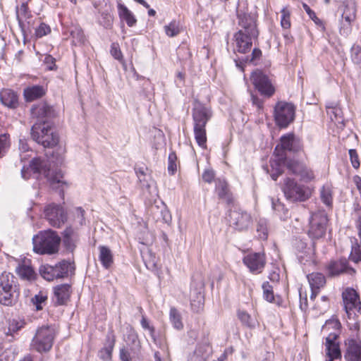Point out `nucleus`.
<instances>
[{
  "mask_svg": "<svg viewBox=\"0 0 361 361\" xmlns=\"http://www.w3.org/2000/svg\"><path fill=\"white\" fill-rule=\"evenodd\" d=\"M59 111V109L47 105V188L57 192L63 200L64 190L68 187L61 170L66 148L59 133L53 130L60 123Z\"/></svg>",
  "mask_w": 361,
  "mask_h": 361,
  "instance_id": "obj_1",
  "label": "nucleus"
},
{
  "mask_svg": "<svg viewBox=\"0 0 361 361\" xmlns=\"http://www.w3.org/2000/svg\"><path fill=\"white\" fill-rule=\"evenodd\" d=\"M192 116L195 139L200 147L206 148V125L212 116V111L210 108L196 102L192 110Z\"/></svg>",
  "mask_w": 361,
  "mask_h": 361,
  "instance_id": "obj_2",
  "label": "nucleus"
},
{
  "mask_svg": "<svg viewBox=\"0 0 361 361\" xmlns=\"http://www.w3.org/2000/svg\"><path fill=\"white\" fill-rule=\"evenodd\" d=\"M285 164L290 173L300 177L305 181L311 180L314 177L313 171L303 163L294 159L283 161L282 159H279L270 161L271 171L268 170V173H270L273 180H276L278 177L281 175Z\"/></svg>",
  "mask_w": 361,
  "mask_h": 361,
  "instance_id": "obj_3",
  "label": "nucleus"
},
{
  "mask_svg": "<svg viewBox=\"0 0 361 361\" xmlns=\"http://www.w3.org/2000/svg\"><path fill=\"white\" fill-rule=\"evenodd\" d=\"M20 291L15 276L4 271L0 274V304L13 306L18 300Z\"/></svg>",
  "mask_w": 361,
  "mask_h": 361,
  "instance_id": "obj_4",
  "label": "nucleus"
},
{
  "mask_svg": "<svg viewBox=\"0 0 361 361\" xmlns=\"http://www.w3.org/2000/svg\"><path fill=\"white\" fill-rule=\"evenodd\" d=\"M295 116V106L290 102L279 101L274 108L275 123L281 128H286L293 123Z\"/></svg>",
  "mask_w": 361,
  "mask_h": 361,
  "instance_id": "obj_5",
  "label": "nucleus"
},
{
  "mask_svg": "<svg viewBox=\"0 0 361 361\" xmlns=\"http://www.w3.org/2000/svg\"><path fill=\"white\" fill-rule=\"evenodd\" d=\"M31 114L37 118L31 129V137L35 142L45 147V103L40 106H32Z\"/></svg>",
  "mask_w": 361,
  "mask_h": 361,
  "instance_id": "obj_6",
  "label": "nucleus"
},
{
  "mask_svg": "<svg viewBox=\"0 0 361 361\" xmlns=\"http://www.w3.org/2000/svg\"><path fill=\"white\" fill-rule=\"evenodd\" d=\"M226 219L228 226L238 232L247 231L252 225L251 214L240 208L229 210Z\"/></svg>",
  "mask_w": 361,
  "mask_h": 361,
  "instance_id": "obj_7",
  "label": "nucleus"
},
{
  "mask_svg": "<svg viewBox=\"0 0 361 361\" xmlns=\"http://www.w3.org/2000/svg\"><path fill=\"white\" fill-rule=\"evenodd\" d=\"M250 80L260 94L270 98L275 93V87L269 78L260 70H255L250 75Z\"/></svg>",
  "mask_w": 361,
  "mask_h": 361,
  "instance_id": "obj_8",
  "label": "nucleus"
},
{
  "mask_svg": "<svg viewBox=\"0 0 361 361\" xmlns=\"http://www.w3.org/2000/svg\"><path fill=\"white\" fill-rule=\"evenodd\" d=\"M344 310L349 319L356 312L361 314V301L359 293L353 288L348 287L342 293Z\"/></svg>",
  "mask_w": 361,
  "mask_h": 361,
  "instance_id": "obj_9",
  "label": "nucleus"
},
{
  "mask_svg": "<svg viewBox=\"0 0 361 361\" xmlns=\"http://www.w3.org/2000/svg\"><path fill=\"white\" fill-rule=\"evenodd\" d=\"M328 221L324 211H317L311 214L308 235L311 238L319 239L324 236Z\"/></svg>",
  "mask_w": 361,
  "mask_h": 361,
  "instance_id": "obj_10",
  "label": "nucleus"
},
{
  "mask_svg": "<svg viewBox=\"0 0 361 361\" xmlns=\"http://www.w3.org/2000/svg\"><path fill=\"white\" fill-rule=\"evenodd\" d=\"M331 326L335 330L338 331L341 327V322L338 320H329L326 322L325 328ZM338 332L335 331L330 333L326 338V350L328 357H333L337 359L341 358V352L338 343H336V340L338 337Z\"/></svg>",
  "mask_w": 361,
  "mask_h": 361,
  "instance_id": "obj_11",
  "label": "nucleus"
},
{
  "mask_svg": "<svg viewBox=\"0 0 361 361\" xmlns=\"http://www.w3.org/2000/svg\"><path fill=\"white\" fill-rule=\"evenodd\" d=\"M356 18V6L353 1L349 0L343 3L339 32L344 37L348 36L352 31L351 23Z\"/></svg>",
  "mask_w": 361,
  "mask_h": 361,
  "instance_id": "obj_12",
  "label": "nucleus"
},
{
  "mask_svg": "<svg viewBox=\"0 0 361 361\" xmlns=\"http://www.w3.org/2000/svg\"><path fill=\"white\" fill-rule=\"evenodd\" d=\"M287 200L291 202H303L308 198V193L303 185L298 184L294 180L287 178L282 188Z\"/></svg>",
  "mask_w": 361,
  "mask_h": 361,
  "instance_id": "obj_13",
  "label": "nucleus"
},
{
  "mask_svg": "<svg viewBox=\"0 0 361 361\" xmlns=\"http://www.w3.org/2000/svg\"><path fill=\"white\" fill-rule=\"evenodd\" d=\"M204 283L200 276L195 279L192 277L190 290V305L195 312H200L204 306Z\"/></svg>",
  "mask_w": 361,
  "mask_h": 361,
  "instance_id": "obj_14",
  "label": "nucleus"
},
{
  "mask_svg": "<svg viewBox=\"0 0 361 361\" xmlns=\"http://www.w3.org/2000/svg\"><path fill=\"white\" fill-rule=\"evenodd\" d=\"M67 219V212L62 205L55 203L47 205V221L52 227L61 228Z\"/></svg>",
  "mask_w": 361,
  "mask_h": 361,
  "instance_id": "obj_15",
  "label": "nucleus"
},
{
  "mask_svg": "<svg viewBox=\"0 0 361 361\" xmlns=\"http://www.w3.org/2000/svg\"><path fill=\"white\" fill-rule=\"evenodd\" d=\"M326 271L331 277L338 276L343 274L354 276L356 274L355 269L349 265L345 258L330 261L326 265Z\"/></svg>",
  "mask_w": 361,
  "mask_h": 361,
  "instance_id": "obj_16",
  "label": "nucleus"
},
{
  "mask_svg": "<svg viewBox=\"0 0 361 361\" xmlns=\"http://www.w3.org/2000/svg\"><path fill=\"white\" fill-rule=\"evenodd\" d=\"M243 262L251 273L258 274L262 273L264 268L266 257L262 252H251L243 257Z\"/></svg>",
  "mask_w": 361,
  "mask_h": 361,
  "instance_id": "obj_17",
  "label": "nucleus"
},
{
  "mask_svg": "<svg viewBox=\"0 0 361 361\" xmlns=\"http://www.w3.org/2000/svg\"><path fill=\"white\" fill-rule=\"evenodd\" d=\"M344 345L345 361H361V339L345 338Z\"/></svg>",
  "mask_w": 361,
  "mask_h": 361,
  "instance_id": "obj_18",
  "label": "nucleus"
},
{
  "mask_svg": "<svg viewBox=\"0 0 361 361\" xmlns=\"http://www.w3.org/2000/svg\"><path fill=\"white\" fill-rule=\"evenodd\" d=\"M32 172L33 176L36 179H39V176H45V160L44 157H37L32 159L30 163L29 167L23 166L21 169V176L24 179H28V171Z\"/></svg>",
  "mask_w": 361,
  "mask_h": 361,
  "instance_id": "obj_19",
  "label": "nucleus"
},
{
  "mask_svg": "<svg viewBox=\"0 0 361 361\" xmlns=\"http://www.w3.org/2000/svg\"><path fill=\"white\" fill-rule=\"evenodd\" d=\"M258 36H252L245 33L243 30H238L234 34L235 51L241 54H245L251 50L252 39Z\"/></svg>",
  "mask_w": 361,
  "mask_h": 361,
  "instance_id": "obj_20",
  "label": "nucleus"
},
{
  "mask_svg": "<svg viewBox=\"0 0 361 361\" xmlns=\"http://www.w3.org/2000/svg\"><path fill=\"white\" fill-rule=\"evenodd\" d=\"M238 25L241 27L240 30L249 33L252 36H258L259 32L256 25V17L250 13H237Z\"/></svg>",
  "mask_w": 361,
  "mask_h": 361,
  "instance_id": "obj_21",
  "label": "nucleus"
},
{
  "mask_svg": "<svg viewBox=\"0 0 361 361\" xmlns=\"http://www.w3.org/2000/svg\"><path fill=\"white\" fill-rule=\"evenodd\" d=\"M71 268V264L66 260H62L55 266L47 264V281L66 277Z\"/></svg>",
  "mask_w": 361,
  "mask_h": 361,
  "instance_id": "obj_22",
  "label": "nucleus"
},
{
  "mask_svg": "<svg viewBox=\"0 0 361 361\" xmlns=\"http://www.w3.org/2000/svg\"><path fill=\"white\" fill-rule=\"evenodd\" d=\"M71 286L68 283L60 284L53 288V302L55 305H64L70 300Z\"/></svg>",
  "mask_w": 361,
  "mask_h": 361,
  "instance_id": "obj_23",
  "label": "nucleus"
},
{
  "mask_svg": "<svg viewBox=\"0 0 361 361\" xmlns=\"http://www.w3.org/2000/svg\"><path fill=\"white\" fill-rule=\"evenodd\" d=\"M124 341L126 345L130 346V350L133 356H138L140 353L141 344L138 338L137 334L131 326L126 328L124 334Z\"/></svg>",
  "mask_w": 361,
  "mask_h": 361,
  "instance_id": "obj_24",
  "label": "nucleus"
},
{
  "mask_svg": "<svg viewBox=\"0 0 361 361\" xmlns=\"http://www.w3.org/2000/svg\"><path fill=\"white\" fill-rule=\"evenodd\" d=\"M61 243V238L56 231L47 229V255L58 253Z\"/></svg>",
  "mask_w": 361,
  "mask_h": 361,
  "instance_id": "obj_25",
  "label": "nucleus"
},
{
  "mask_svg": "<svg viewBox=\"0 0 361 361\" xmlns=\"http://www.w3.org/2000/svg\"><path fill=\"white\" fill-rule=\"evenodd\" d=\"M115 342L116 339L113 331H109L106 336L105 345L98 353V356L101 360L103 361L111 360Z\"/></svg>",
  "mask_w": 361,
  "mask_h": 361,
  "instance_id": "obj_26",
  "label": "nucleus"
},
{
  "mask_svg": "<svg viewBox=\"0 0 361 361\" xmlns=\"http://www.w3.org/2000/svg\"><path fill=\"white\" fill-rule=\"evenodd\" d=\"M281 146L284 150L296 152L302 149V145L293 134H287L281 137Z\"/></svg>",
  "mask_w": 361,
  "mask_h": 361,
  "instance_id": "obj_27",
  "label": "nucleus"
},
{
  "mask_svg": "<svg viewBox=\"0 0 361 361\" xmlns=\"http://www.w3.org/2000/svg\"><path fill=\"white\" fill-rule=\"evenodd\" d=\"M0 102L3 105L11 109H16L18 106V97L14 91L10 89H4L0 92Z\"/></svg>",
  "mask_w": 361,
  "mask_h": 361,
  "instance_id": "obj_28",
  "label": "nucleus"
},
{
  "mask_svg": "<svg viewBox=\"0 0 361 361\" xmlns=\"http://www.w3.org/2000/svg\"><path fill=\"white\" fill-rule=\"evenodd\" d=\"M45 90L42 85H32L23 90V97L26 102H31L44 96Z\"/></svg>",
  "mask_w": 361,
  "mask_h": 361,
  "instance_id": "obj_29",
  "label": "nucleus"
},
{
  "mask_svg": "<svg viewBox=\"0 0 361 361\" xmlns=\"http://www.w3.org/2000/svg\"><path fill=\"white\" fill-rule=\"evenodd\" d=\"M32 350L42 353L45 351V327L41 326L37 329L35 336L31 343Z\"/></svg>",
  "mask_w": 361,
  "mask_h": 361,
  "instance_id": "obj_30",
  "label": "nucleus"
},
{
  "mask_svg": "<svg viewBox=\"0 0 361 361\" xmlns=\"http://www.w3.org/2000/svg\"><path fill=\"white\" fill-rule=\"evenodd\" d=\"M117 8L118 16L122 21H125L128 27H133L136 25L135 16L124 4L118 2Z\"/></svg>",
  "mask_w": 361,
  "mask_h": 361,
  "instance_id": "obj_31",
  "label": "nucleus"
},
{
  "mask_svg": "<svg viewBox=\"0 0 361 361\" xmlns=\"http://www.w3.org/2000/svg\"><path fill=\"white\" fill-rule=\"evenodd\" d=\"M99 251V259L104 268L109 269L114 263V255L111 249L105 245L98 247Z\"/></svg>",
  "mask_w": 361,
  "mask_h": 361,
  "instance_id": "obj_32",
  "label": "nucleus"
},
{
  "mask_svg": "<svg viewBox=\"0 0 361 361\" xmlns=\"http://www.w3.org/2000/svg\"><path fill=\"white\" fill-rule=\"evenodd\" d=\"M152 212L155 216H157V221H161V222L170 225L171 223L172 217L171 214L166 207V206L162 203L161 207L154 206L152 207Z\"/></svg>",
  "mask_w": 361,
  "mask_h": 361,
  "instance_id": "obj_33",
  "label": "nucleus"
},
{
  "mask_svg": "<svg viewBox=\"0 0 361 361\" xmlns=\"http://www.w3.org/2000/svg\"><path fill=\"white\" fill-rule=\"evenodd\" d=\"M27 322L24 318L15 317L8 321V331L6 332L7 336H12L23 329Z\"/></svg>",
  "mask_w": 361,
  "mask_h": 361,
  "instance_id": "obj_34",
  "label": "nucleus"
},
{
  "mask_svg": "<svg viewBox=\"0 0 361 361\" xmlns=\"http://www.w3.org/2000/svg\"><path fill=\"white\" fill-rule=\"evenodd\" d=\"M216 192L220 199L224 200L228 203L231 202V197L229 194L228 184L225 180L220 178L216 180Z\"/></svg>",
  "mask_w": 361,
  "mask_h": 361,
  "instance_id": "obj_35",
  "label": "nucleus"
},
{
  "mask_svg": "<svg viewBox=\"0 0 361 361\" xmlns=\"http://www.w3.org/2000/svg\"><path fill=\"white\" fill-rule=\"evenodd\" d=\"M33 251L39 255L45 254V231H41L32 238Z\"/></svg>",
  "mask_w": 361,
  "mask_h": 361,
  "instance_id": "obj_36",
  "label": "nucleus"
},
{
  "mask_svg": "<svg viewBox=\"0 0 361 361\" xmlns=\"http://www.w3.org/2000/svg\"><path fill=\"white\" fill-rule=\"evenodd\" d=\"M311 288H321L326 283L324 276L318 272H314L307 276Z\"/></svg>",
  "mask_w": 361,
  "mask_h": 361,
  "instance_id": "obj_37",
  "label": "nucleus"
},
{
  "mask_svg": "<svg viewBox=\"0 0 361 361\" xmlns=\"http://www.w3.org/2000/svg\"><path fill=\"white\" fill-rule=\"evenodd\" d=\"M169 321L175 329L180 331L183 329V323L182 322V316H181L180 312L174 307H172L170 309Z\"/></svg>",
  "mask_w": 361,
  "mask_h": 361,
  "instance_id": "obj_38",
  "label": "nucleus"
},
{
  "mask_svg": "<svg viewBox=\"0 0 361 361\" xmlns=\"http://www.w3.org/2000/svg\"><path fill=\"white\" fill-rule=\"evenodd\" d=\"M326 112L333 122H334L336 124L343 125L344 120L343 118V111L339 106L337 105L327 106Z\"/></svg>",
  "mask_w": 361,
  "mask_h": 361,
  "instance_id": "obj_39",
  "label": "nucleus"
},
{
  "mask_svg": "<svg viewBox=\"0 0 361 361\" xmlns=\"http://www.w3.org/2000/svg\"><path fill=\"white\" fill-rule=\"evenodd\" d=\"M70 36L72 38V44L77 46L82 44L85 41V36L80 27L71 26L68 28Z\"/></svg>",
  "mask_w": 361,
  "mask_h": 361,
  "instance_id": "obj_40",
  "label": "nucleus"
},
{
  "mask_svg": "<svg viewBox=\"0 0 361 361\" xmlns=\"http://www.w3.org/2000/svg\"><path fill=\"white\" fill-rule=\"evenodd\" d=\"M320 198L322 202L327 207H331L333 204L332 186L326 184L320 190Z\"/></svg>",
  "mask_w": 361,
  "mask_h": 361,
  "instance_id": "obj_41",
  "label": "nucleus"
},
{
  "mask_svg": "<svg viewBox=\"0 0 361 361\" xmlns=\"http://www.w3.org/2000/svg\"><path fill=\"white\" fill-rule=\"evenodd\" d=\"M272 209L276 214L282 220H286L289 216L288 210L285 207L284 204L279 200H274L271 199Z\"/></svg>",
  "mask_w": 361,
  "mask_h": 361,
  "instance_id": "obj_42",
  "label": "nucleus"
},
{
  "mask_svg": "<svg viewBox=\"0 0 361 361\" xmlns=\"http://www.w3.org/2000/svg\"><path fill=\"white\" fill-rule=\"evenodd\" d=\"M17 273L20 278L29 281L33 280L35 276V271L32 267L27 264L20 265L17 268Z\"/></svg>",
  "mask_w": 361,
  "mask_h": 361,
  "instance_id": "obj_43",
  "label": "nucleus"
},
{
  "mask_svg": "<svg viewBox=\"0 0 361 361\" xmlns=\"http://www.w3.org/2000/svg\"><path fill=\"white\" fill-rule=\"evenodd\" d=\"M257 236L261 240L268 238V221L264 218H259L257 224Z\"/></svg>",
  "mask_w": 361,
  "mask_h": 361,
  "instance_id": "obj_44",
  "label": "nucleus"
},
{
  "mask_svg": "<svg viewBox=\"0 0 361 361\" xmlns=\"http://www.w3.org/2000/svg\"><path fill=\"white\" fill-rule=\"evenodd\" d=\"M238 317L243 325L250 329H253L255 327V319H252L251 316L245 311L238 310Z\"/></svg>",
  "mask_w": 361,
  "mask_h": 361,
  "instance_id": "obj_45",
  "label": "nucleus"
},
{
  "mask_svg": "<svg viewBox=\"0 0 361 361\" xmlns=\"http://www.w3.org/2000/svg\"><path fill=\"white\" fill-rule=\"evenodd\" d=\"M140 324L144 329L148 330L149 331L150 336L154 343L156 345H161V341L156 337L154 327L149 325L148 320L144 316L142 317Z\"/></svg>",
  "mask_w": 361,
  "mask_h": 361,
  "instance_id": "obj_46",
  "label": "nucleus"
},
{
  "mask_svg": "<svg viewBox=\"0 0 361 361\" xmlns=\"http://www.w3.org/2000/svg\"><path fill=\"white\" fill-rule=\"evenodd\" d=\"M164 30L167 36L170 37H175L180 32L179 23L173 20L169 25L164 26Z\"/></svg>",
  "mask_w": 361,
  "mask_h": 361,
  "instance_id": "obj_47",
  "label": "nucleus"
},
{
  "mask_svg": "<svg viewBox=\"0 0 361 361\" xmlns=\"http://www.w3.org/2000/svg\"><path fill=\"white\" fill-rule=\"evenodd\" d=\"M348 326L350 333L346 338H352L356 339L357 337V339H361L360 322L355 321L353 323H348Z\"/></svg>",
  "mask_w": 361,
  "mask_h": 361,
  "instance_id": "obj_48",
  "label": "nucleus"
},
{
  "mask_svg": "<svg viewBox=\"0 0 361 361\" xmlns=\"http://www.w3.org/2000/svg\"><path fill=\"white\" fill-rule=\"evenodd\" d=\"M9 147V135L7 133H0V157L4 156Z\"/></svg>",
  "mask_w": 361,
  "mask_h": 361,
  "instance_id": "obj_49",
  "label": "nucleus"
},
{
  "mask_svg": "<svg viewBox=\"0 0 361 361\" xmlns=\"http://www.w3.org/2000/svg\"><path fill=\"white\" fill-rule=\"evenodd\" d=\"M262 56V51L258 48L253 49L251 55L245 56L243 61L245 63H250L257 65Z\"/></svg>",
  "mask_w": 361,
  "mask_h": 361,
  "instance_id": "obj_50",
  "label": "nucleus"
},
{
  "mask_svg": "<svg viewBox=\"0 0 361 361\" xmlns=\"http://www.w3.org/2000/svg\"><path fill=\"white\" fill-rule=\"evenodd\" d=\"M281 25L283 29H288L290 27V13L286 7H284L281 11Z\"/></svg>",
  "mask_w": 361,
  "mask_h": 361,
  "instance_id": "obj_51",
  "label": "nucleus"
},
{
  "mask_svg": "<svg viewBox=\"0 0 361 361\" xmlns=\"http://www.w3.org/2000/svg\"><path fill=\"white\" fill-rule=\"evenodd\" d=\"M349 259L355 263L361 262V247L357 243L352 246Z\"/></svg>",
  "mask_w": 361,
  "mask_h": 361,
  "instance_id": "obj_52",
  "label": "nucleus"
},
{
  "mask_svg": "<svg viewBox=\"0 0 361 361\" xmlns=\"http://www.w3.org/2000/svg\"><path fill=\"white\" fill-rule=\"evenodd\" d=\"M262 287L264 298L268 302H272L274 300L273 287L268 281L264 282Z\"/></svg>",
  "mask_w": 361,
  "mask_h": 361,
  "instance_id": "obj_53",
  "label": "nucleus"
},
{
  "mask_svg": "<svg viewBox=\"0 0 361 361\" xmlns=\"http://www.w3.org/2000/svg\"><path fill=\"white\" fill-rule=\"evenodd\" d=\"M119 357L121 361H131L137 356H133L130 350V346H123L120 349Z\"/></svg>",
  "mask_w": 361,
  "mask_h": 361,
  "instance_id": "obj_54",
  "label": "nucleus"
},
{
  "mask_svg": "<svg viewBox=\"0 0 361 361\" xmlns=\"http://www.w3.org/2000/svg\"><path fill=\"white\" fill-rule=\"evenodd\" d=\"M56 334V329L54 326H47V351L48 350V348L51 347Z\"/></svg>",
  "mask_w": 361,
  "mask_h": 361,
  "instance_id": "obj_55",
  "label": "nucleus"
},
{
  "mask_svg": "<svg viewBox=\"0 0 361 361\" xmlns=\"http://www.w3.org/2000/svg\"><path fill=\"white\" fill-rule=\"evenodd\" d=\"M176 159H177V157H176L175 152H173L169 154V158H168V160H169L168 171H169V173L171 174H174V173L176 171Z\"/></svg>",
  "mask_w": 361,
  "mask_h": 361,
  "instance_id": "obj_56",
  "label": "nucleus"
},
{
  "mask_svg": "<svg viewBox=\"0 0 361 361\" xmlns=\"http://www.w3.org/2000/svg\"><path fill=\"white\" fill-rule=\"evenodd\" d=\"M209 346L208 344H198L194 351V353L198 355L205 357V359L209 356Z\"/></svg>",
  "mask_w": 361,
  "mask_h": 361,
  "instance_id": "obj_57",
  "label": "nucleus"
},
{
  "mask_svg": "<svg viewBox=\"0 0 361 361\" xmlns=\"http://www.w3.org/2000/svg\"><path fill=\"white\" fill-rule=\"evenodd\" d=\"M303 8L306 13L308 14L309 17L317 24L319 25H323L322 21L317 17L316 13L310 8L308 5L306 4H303Z\"/></svg>",
  "mask_w": 361,
  "mask_h": 361,
  "instance_id": "obj_58",
  "label": "nucleus"
},
{
  "mask_svg": "<svg viewBox=\"0 0 361 361\" xmlns=\"http://www.w3.org/2000/svg\"><path fill=\"white\" fill-rule=\"evenodd\" d=\"M351 58L352 61L357 64L361 63V47L359 46L353 47L352 48Z\"/></svg>",
  "mask_w": 361,
  "mask_h": 361,
  "instance_id": "obj_59",
  "label": "nucleus"
},
{
  "mask_svg": "<svg viewBox=\"0 0 361 361\" xmlns=\"http://www.w3.org/2000/svg\"><path fill=\"white\" fill-rule=\"evenodd\" d=\"M348 152L353 167L356 169H358L360 167V164L357 151L354 149H351L349 150Z\"/></svg>",
  "mask_w": 361,
  "mask_h": 361,
  "instance_id": "obj_60",
  "label": "nucleus"
},
{
  "mask_svg": "<svg viewBox=\"0 0 361 361\" xmlns=\"http://www.w3.org/2000/svg\"><path fill=\"white\" fill-rule=\"evenodd\" d=\"M138 180L140 183L142 188H145L147 190L154 185V180H152L150 174L139 178Z\"/></svg>",
  "mask_w": 361,
  "mask_h": 361,
  "instance_id": "obj_61",
  "label": "nucleus"
},
{
  "mask_svg": "<svg viewBox=\"0 0 361 361\" xmlns=\"http://www.w3.org/2000/svg\"><path fill=\"white\" fill-rule=\"evenodd\" d=\"M215 177V172L211 169H205L202 173V179L204 182L211 183Z\"/></svg>",
  "mask_w": 361,
  "mask_h": 361,
  "instance_id": "obj_62",
  "label": "nucleus"
},
{
  "mask_svg": "<svg viewBox=\"0 0 361 361\" xmlns=\"http://www.w3.org/2000/svg\"><path fill=\"white\" fill-rule=\"evenodd\" d=\"M45 301V297L40 296L39 295H35V297H33L31 299V302L32 305L35 307L37 310H42V306L41 304Z\"/></svg>",
  "mask_w": 361,
  "mask_h": 361,
  "instance_id": "obj_63",
  "label": "nucleus"
},
{
  "mask_svg": "<svg viewBox=\"0 0 361 361\" xmlns=\"http://www.w3.org/2000/svg\"><path fill=\"white\" fill-rule=\"evenodd\" d=\"M111 54L112 56L117 60H120L122 58V53L118 47V44L113 43L111 46Z\"/></svg>",
  "mask_w": 361,
  "mask_h": 361,
  "instance_id": "obj_64",
  "label": "nucleus"
}]
</instances>
